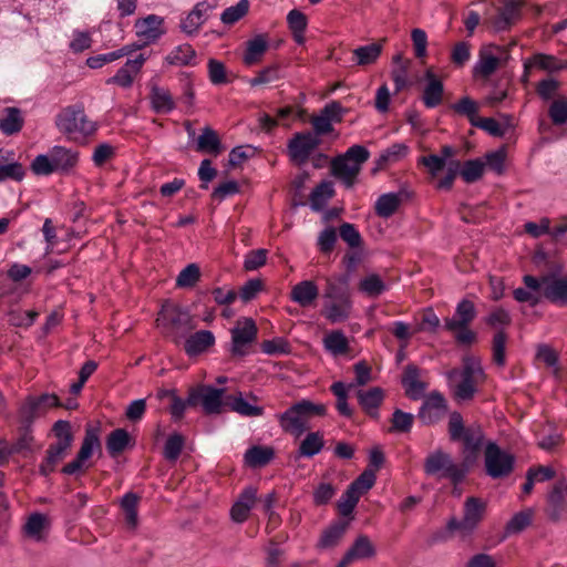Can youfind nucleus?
Instances as JSON below:
<instances>
[{
	"label": "nucleus",
	"instance_id": "f257e3e1",
	"mask_svg": "<svg viewBox=\"0 0 567 567\" xmlns=\"http://www.w3.org/2000/svg\"><path fill=\"white\" fill-rule=\"evenodd\" d=\"M449 434L452 441H462L463 465L470 468L487 443L483 427L476 423L465 426L461 413L454 411L449 419Z\"/></svg>",
	"mask_w": 567,
	"mask_h": 567
},
{
	"label": "nucleus",
	"instance_id": "f03ea898",
	"mask_svg": "<svg viewBox=\"0 0 567 567\" xmlns=\"http://www.w3.org/2000/svg\"><path fill=\"white\" fill-rule=\"evenodd\" d=\"M79 155L75 150L54 145L47 154L37 155L30 168L37 176H49L54 173L68 175L76 167Z\"/></svg>",
	"mask_w": 567,
	"mask_h": 567
},
{
	"label": "nucleus",
	"instance_id": "7ed1b4c3",
	"mask_svg": "<svg viewBox=\"0 0 567 567\" xmlns=\"http://www.w3.org/2000/svg\"><path fill=\"white\" fill-rule=\"evenodd\" d=\"M162 333L176 344L195 328L194 318L188 308L174 302H166L156 319Z\"/></svg>",
	"mask_w": 567,
	"mask_h": 567
},
{
	"label": "nucleus",
	"instance_id": "20e7f679",
	"mask_svg": "<svg viewBox=\"0 0 567 567\" xmlns=\"http://www.w3.org/2000/svg\"><path fill=\"white\" fill-rule=\"evenodd\" d=\"M55 126L71 141L84 140L97 130L96 123L89 120L80 103L63 107L55 116Z\"/></svg>",
	"mask_w": 567,
	"mask_h": 567
},
{
	"label": "nucleus",
	"instance_id": "39448f33",
	"mask_svg": "<svg viewBox=\"0 0 567 567\" xmlns=\"http://www.w3.org/2000/svg\"><path fill=\"white\" fill-rule=\"evenodd\" d=\"M327 406L322 403H313L309 400H301L292 404L284 413L278 415L281 429L297 436L307 430V421L313 416H324Z\"/></svg>",
	"mask_w": 567,
	"mask_h": 567
},
{
	"label": "nucleus",
	"instance_id": "423d86ee",
	"mask_svg": "<svg viewBox=\"0 0 567 567\" xmlns=\"http://www.w3.org/2000/svg\"><path fill=\"white\" fill-rule=\"evenodd\" d=\"M340 518L331 523L321 534L317 547L328 549L337 546L344 536L349 525V515L354 511V481L348 486L342 496V501L338 503Z\"/></svg>",
	"mask_w": 567,
	"mask_h": 567
},
{
	"label": "nucleus",
	"instance_id": "0eeeda50",
	"mask_svg": "<svg viewBox=\"0 0 567 567\" xmlns=\"http://www.w3.org/2000/svg\"><path fill=\"white\" fill-rule=\"evenodd\" d=\"M467 471L468 467L454 463L451 455L442 450L430 453L424 461L427 475L449 478L454 484L462 482Z\"/></svg>",
	"mask_w": 567,
	"mask_h": 567
},
{
	"label": "nucleus",
	"instance_id": "6e6552de",
	"mask_svg": "<svg viewBox=\"0 0 567 567\" xmlns=\"http://www.w3.org/2000/svg\"><path fill=\"white\" fill-rule=\"evenodd\" d=\"M485 508L486 504L482 499L467 497L464 503L463 518L452 517L446 524V529L450 533H457L462 538L468 537L483 519Z\"/></svg>",
	"mask_w": 567,
	"mask_h": 567
},
{
	"label": "nucleus",
	"instance_id": "1a4fd4ad",
	"mask_svg": "<svg viewBox=\"0 0 567 567\" xmlns=\"http://www.w3.org/2000/svg\"><path fill=\"white\" fill-rule=\"evenodd\" d=\"M525 287L538 291L543 288L542 296L553 303L567 305V275L563 278H555L549 275L536 278L532 275L523 277Z\"/></svg>",
	"mask_w": 567,
	"mask_h": 567
},
{
	"label": "nucleus",
	"instance_id": "9d476101",
	"mask_svg": "<svg viewBox=\"0 0 567 567\" xmlns=\"http://www.w3.org/2000/svg\"><path fill=\"white\" fill-rule=\"evenodd\" d=\"M226 390L215 388L210 384H203L190 389L187 395L189 406L202 405L205 414H220L225 405Z\"/></svg>",
	"mask_w": 567,
	"mask_h": 567
},
{
	"label": "nucleus",
	"instance_id": "9b49d317",
	"mask_svg": "<svg viewBox=\"0 0 567 567\" xmlns=\"http://www.w3.org/2000/svg\"><path fill=\"white\" fill-rule=\"evenodd\" d=\"M485 471L492 478L508 476L515 465V456L503 451L495 442L488 441L484 450Z\"/></svg>",
	"mask_w": 567,
	"mask_h": 567
},
{
	"label": "nucleus",
	"instance_id": "f8f14e48",
	"mask_svg": "<svg viewBox=\"0 0 567 567\" xmlns=\"http://www.w3.org/2000/svg\"><path fill=\"white\" fill-rule=\"evenodd\" d=\"M343 264V274L328 278L323 297L328 300H340L351 302L350 280L354 272V251H347Z\"/></svg>",
	"mask_w": 567,
	"mask_h": 567
},
{
	"label": "nucleus",
	"instance_id": "ddd939ff",
	"mask_svg": "<svg viewBox=\"0 0 567 567\" xmlns=\"http://www.w3.org/2000/svg\"><path fill=\"white\" fill-rule=\"evenodd\" d=\"M258 328L251 318L238 320L230 330L231 343L229 352L234 358H243L249 354L250 346L256 341Z\"/></svg>",
	"mask_w": 567,
	"mask_h": 567
},
{
	"label": "nucleus",
	"instance_id": "4468645a",
	"mask_svg": "<svg viewBox=\"0 0 567 567\" xmlns=\"http://www.w3.org/2000/svg\"><path fill=\"white\" fill-rule=\"evenodd\" d=\"M95 450L101 451L99 430L94 427H87L85 430L84 439L75 458L65 464L61 468V473L64 475H75L80 473L84 466L85 461H87L93 455Z\"/></svg>",
	"mask_w": 567,
	"mask_h": 567
},
{
	"label": "nucleus",
	"instance_id": "2eb2a0df",
	"mask_svg": "<svg viewBox=\"0 0 567 567\" xmlns=\"http://www.w3.org/2000/svg\"><path fill=\"white\" fill-rule=\"evenodd\" d=\"M320 142V137L310 131L296 133L287 145L290 161L298 165L305 164Z\"/></svg>",
	"mask_w": 567,
	"mask_h": 567
},
{
	"label": "nucleus",
	"instance_id": "dca6fc26",
	"mask_svg": "<svg viewBox=\"0 0 567 567\" xmlns=\"http://www.w3.org/2000/svg\"><path fill=\"white\" fill-rule=\"evenodd\" d=\"M447 412V402L442 393L431 392L421 405L417 417L423 425H433L441 421Z\"/></svg>",
	"mask_w": 567,
	"mask_h": 567
},
{
	"label": "nucleus",
	"instance_id": "f3484780",
	"mask_svg": "<svg viewBox=\"0 0 567 567\" xmlns=\"http://www.w3.org/2000/svg\"><path fill=\"white\" fill-rule=\"evenodd\" d=\"M384 461V453L380 447L375 446L370 451L368 467L357 477V501L374 486L377 472L383 466Z\"/></svg>",
	"mask_w": 567,
	"mask_h": 567
},
{
	"label": "nucleus",
	"instance_id": "a211bd4d",
	"mask_svg": "<svg viewBox=\"0 0 567 567\" xmlns=\"http://www.w3.org/2000/svg\"><path fill=\"white\" fill-rule=\"evenodd\" d=\"M343 109L338 101H331L327 103L323 109L320 110L318 115L312 116L311 124L313 127L312 134L318 137L321 135L329 134L332 132V123L340 122L342 120Z\"/></svg>",
	"mask_w": 567,
	"mask_h": 567
},
{
	"label": "nucleus",
	"instance_id": "6ab92c4d",
	"mask_svg": "<svg viewBox=\"0 0 567 567\" xmlns=\"http://www.w3.org/2000/svg\"><path fill=\"white\" fill-rule=\"evenodd\" d=\"M384 399L385 391L381 386L357 390V402L362 411L373 420H379L380 408Z\"/></svg>",
	"mask_w": 567,
	"mask_h": 567
},
{
	"label": "nucleus",
	"instance_id": "aec40b11",
	"mask_svg": "<svg viewBox=\"0 0 567 567\" xmlns=\"http://www.w3.org/2000/svg\"><path fill=\"white\" fill-rule=\"evenodd\" d=\"M547 516L553 522L560 520L567 514V481H558L547 497Z\"/></svg>",
	"mask_w": 567,
	"mask_h": 567
},
{
	"label": "nucleus",
	"instance_id": "412c9836",
	"mask_svg": "<svg viewBox=\"0 0 567 567\" xmlns=\"http://www.w3.org/2000/svg\"><path fill=\"white\" fill-rule=\"evenodd\" d=\"M216 0H205L196 3L193 10L182 21V31L188 35L196 33L200 25L207 21L210 12L216 8Z\"/></svg>",
	"mask_w": 567,
	"mask_h": 567
},
{
	"label": "nucleus",
	"instance_id": "4be33fe9",
	"mask_svg": "<svg viewBox=\"0 0 567 567\" xmlns=\"http://www.w3.org/2000/svg\"><path fill=\"white\" fill-rule=\"evenodd\" d=\"M164 19L156 14H150L146 18L135 21L136 35L144 41V44L156 42L164 33Z\"/></svg>",
	"mask_w": 567,
	"mask_h": 567
},
{
	"label": "nucleus",
	"instance_id": "5701e85b",
	"mask_svg": "<svg viewBox=\"0 0 567 567\" xmlns=\"http://www.w3.org/2000/svg\"><path fill=\"white\" fill-rule=\"evenodd\" d=\"M146 59L143 53L138 54L135 59H128L125 64L117 70L115 75L106 80V84H116L124 89L131 87L134 75L140 72Z\"/></svg>",
	"mask_w": 567,
	"mask_h": 567
},
{
	"label": "nucleus",
	"instance_id": "b1692460",
	"mask_svg": "<svg viewBox=\"0 0 567 567\" xmlns=\"http://www.w3.org/2000/svg\"><path fill=\"white\" fill-rule=\"evenodd\" d=\"M476 315L474 302L468 299H462L455 308L454 316L445 318L444 327L447 331H456L457 328L468 327L476 318Z\"/></svg>",
	"mask_w": 567,
	"mask_h": 567
},
{
	"label": "nucleus",
	"instance_id": "393cba45",
	"mask_svg": "<svg viewBox=\"0 0 567 567\" xmlns=\"http://www.w3.org/2000/svg\"><path fill=\"white\" fill-rule=\"evenodd\" d=\"M256 499L257 488L252 485L246 486L230 508L231 519L238 524L246 522Z\"/></svg>",
	"mask_w": 567,
	"mask_h": 567
},
{
	"label": "nucleus",
	"instance_id": "a878e982",
	"mask_svg": "<svg viewBox=\"0 0 567 567\" xmlns=\"http://www.w3.org/2000/svg\"><path fill=\"white\" fill-rule=\"evenodd\" d=\"M350 161L354 162V145L348 147L343 155L337 156L331 162L332 175L341 179L348 187L354 184V165H350Z\"/></svg>",
	"mask_w": 567,
	"mask_h": 567
},
{
	"label": "nucleus",
	"instance_id": "bb28decb",
	"mask_svg": "<svg viewBox=\"0 0 567 567\" xmlns=\"http://www.w3.org/2000/svg\"><path fill=\"white\" fill-rule=\"evenodd\" d=\"M424 79L426 84L423 90L422 102L427 109H434L443 101L444 85L431 69L426 70Z\"/></svg>",
	"mask_w": 567,
	"mask_h": 567
},
{
	"label": "nucleus",
	"instance_id": "cd10ccee",
	"mask_svg": "<svg viewBox=\"0 0 567 567\" xmlns=\"http://www.w3.org/2000/svg\"><path fill=\"white\" fill-rule=\"evenodd\" d=\"M215 344V336L209 330H199L189 334L184 342V351L188 357H197Z\"/></svg>",
	"mask_w": 567,
	"mask_h": 567
},
{
	"label": "nucleus",
	"instance_id": "c85d7f7f",
	"mask_svg": "<svg viewBox=\"0 0 567 567\" xmlns=\"http://www.w3.org/2000/svg\"><path fill=\"white\" fill-rule=\"evenodd\" d=\"M148 99L151 109L155 114H169L176 107L175 100L169 90L156 84L151 86Z\"/></svg>",
	"mask_w": 567,
	"mask_h": 567
},
{
	"label": "nucleus",
	"instance_id": "c756f323",
	"mask_svg": "<svg viewBox=\"0 0 567 567\" xmlns=\"http://www.w3.org/2000/svg\"><path fill=\"white\" fill-rule=\"evenodd\" d=\"M402 385L405 389V394L414 401L424 396L427 386L425 382L420 380V370L413 364L405 367L402 375Z\"/></svg>",
	"mask_w": 567,
	"mask_h": 567
},
{
	"label": "nucleus",
	"instance_id": "7c9ffc66",
	"mask_svg": "<svg viewBox=\"0 0 567 567\" xmlns=\"http://www.w3.org/2000/svg\"><path fill=\"white\" fill-rule=\"evenodd\" d=\"M134 440L130 433L122 427L113 430L106 437L105 446L111 457L122 454L127 447L134 446Z\"/></svg>",
	"mask_w": 567,
	"mask_h": 567
},
{
	"label": "nucleus",
	"instance_id": "2f4dec72",
	"mask_svg": "<svg viewBox=\"0 0 567 567\" xmlns=\"http://www.w3.org/2000/svg\"><path fill=\"white\" fill-rule=\"evenodd\" d=\"M318 296L319 289L312 280L296 284L290 292L291 300L303 308L311 306Z\"/></svg>",
	"mask_w": 567,
	"mask_h": 567
},
{
	"label": "nucleus",
	"instance_id": "473e14b6",
	"mask_svg": "<svg viewBox=\"0 0 567 567\" xmlns=\"http://www.w3.org/2000/svg\"><path fill=\"white\" fill-rule=\"evenodd\" d=\"M268 40L266 34H257L246 42V50L243 56L245 65L251 66L259 63L268 50Z\"/></svg>",
	"mask_w": 567,
	"mask_h": 567
},
{
	"label": "nucleus",
	"instance_id": "72a5a7b5",
	"mask_svg": "<svg viewBox=\"0 0 567 567\" xmlns=\"http://www.w3.org/2000/svg\"><path fill=\"white\" fill-rule=\"evenodd\" d=\"M406 198L405 192L386 193L381 195L375 202V213L382 218L391 217Z\"/></svg>",
	"mask_w": 567,
	"mask_h": 567
},
{
	"label": "nucleus",
	"instance_id": "f704fd0d",
	"mask_svg": "<svg viewBox=\"0 0 567 567\" xmlns=\"http://www.w3.org/2000/svg\"><path fill=\"white\" fill-rule=\"evenodd\" d=\"M455 154L456 151L454 147L444 145L441 148V155L430 154L427 156H422L419 159V163L424 165L432 176H436L437 173L445 167L446 161L452 158Z\"/></svg>",
	"mask_w": 567,
	"mask_h": 567
},
{
	"label": "nucleus",
	"instance_id": "c9c22d12",
	"mask_svg": "<svg viewBox=\"0 0 567 567\" xmlns=\"http://www.w3.org/2000/svg\"><path fill=\"white\" fill-rule=\"evenodd\" d=\"M225 405L244 416H260L264 414V408L250 404L244 399L241 392L227 394L225 396Z\"/></svg>",
	"mask_w": 567,
	"mask_h": 567
},
{
	"label": "nucleus",
	"instance_id": "e433bc0d",
	"mask_svg": "<svg viewBox=\"0 0 567 567\" xmlns=\"http://www.w3.org/2000/svg\"><path fill=\"white\" fill-rule=\"evenodd\" d=\"M353 388L354 383L346 384L342 381H336L330 386V391L336 396V409L341 416L351 417L353 414L348 404L349 391Z\"/></svg>",
	"mask_w": 567,
	"mask_h": 567
},
{
	"label": "nucleus",
	"instance_id": "4c0bfd02",
	"mask_svg": "<svg viewBox=\"0 0 567 567\" xmlns=\"http://www.w3.org/2000/svg\"><path fill=\"white\" fill-rule=\"evenodd\" d=\"M520 11V2L515 0H507L499 9L497 17L494 20V27L497 31L508 29L515 20L518 19Z\"/></svg>",
	"mask_w": 567,
	"mask_h": 567
},
{
	"label": "nucleus",
	"instance_id": "58836bf2",
	"mask_svg": "<svg viewBox=\"0 0 567 567\" xmlns=\"http://www.w3.org/2000/svg\"><path fill=\"white\" fill-rule=\"evenodd\" d=\"M358 290L365 297L375 299L386 290V285L380 275L372 272L360 279Z\"/></svg>",
	"mask_w": 567,
	"mask_h": 567
},
{
	"label": "nucleus",
	"instance_id": "ea45409f",
	"mask_svg": "<svg viewBox=\"0 0 567 567\" xmlns=\"http://www.w3.org/2000/svg\"><path fill=\"white\" fill-rule=\"evenodd\" d=\"M221 150L223 145L217 132L210 126H205L197 140V151L202 153L218 155Z\"/></svg>",
	"mask_w": 567,
	"mask_h": 567
},
{
	"label": "nucleus",
	"instance_id": "a19ab883",
	"mask_svg": "<svg viewBox=\"0 0 567 567\" xmlns=\"http://www.w3.org/2000/svg\"><path fill=\"white\" fill-rule=\"evenodd\" d=\"M23 116L20 109L10 106L4 109V117L0 120V131L10 136L19 133L23 127Z\"/></svg>",
	"mask_w": 567,
	"mask_h": 567
},
{
	"label": "nucleus",
	"instance_id": "79ce46f5",
	"mask_svg": "<svg viewBox=\"0 0 567 567\" xmlns=\"http://www.w3.org/2000/svg\"><path fill=\"white\" fill-rule=\"evenodd\" d=\"M274 456L272 447L254 445L245 452L244 458L248 466L256 468L267 465Z\"/></svg>",
	"mask_w": 567,
	"mask_h": 567
},
{
	"label": "nucleus",
	"instance_id": "37998d69",
	"mask_svg": "<svg viewBox=\"0 0 567 567\" xmlns=\"http://www.w3.org/2000/svg\"><path fill=\"white\" fill-rule=\"evenodd\" d=\"M333 184L330 181L320 182L310 194V208L313 212H321L328 200L333 196Z\"/></svg>",
	"mask_w": 567,
	"mask_h": 567
},
{
	"label": "nucleus",
	"instance_id": "c03bdc74",
	"mask_svg": "<svg viewBox=\"0 0 567 567\" xmlns=\"http://www.w3.org/2000/svg\"><path fill=\"white\" fill-rule=\"evenodd\" d=\"M196 51L188 43L174 48L165 58L169 65L186 66L195 65Z\"/></svg>",
	"mask_w": 567,
	"mask_h": 567
},
{
	"label": "nucleus",
	"instance_id": "a18cd8bd",
	"mask_svg": "<svg viewBox=\"0 0 567 567\" xmlns=\"http://www.w3.org/2000/svg\"><path fill=\"white\" fill-rule=\"evenodd\" d=\"M351 310V302L340 300H329L324 303L322 315L331 323H338L346 320Z\"/></svg>",
	"mask_w": 567,
	"mask_h": 567
},
{
	"label": "nucleus",
	"instance_id": "49530a36",
	"mask_svg": "<svg viewBox=\"0 0 567 567\" xmlns=\"http://www.w3.org/2000/svg\"><path fill=\"white\" fill-rule=\"evenodd\" d=\"M409 147L403 143H396L386 148L377 159L373 173L384 168L390 163L399 162L408 155Z\"/></svg>",
	"mask_w": 567,
	"mask_h": 567
},
{
	"label": "nucleus",
	"instance_id": "de8ad7c7",
	"mask_svg": "<svg viewBox=\"0 0 567 567\" xmlns=\"http://www.w3.org/2000/svg\"><path fill=\"white\" fill-rule=\"evenodd\" d=\"M48 525V518L42 513H32L27 523L24 524V534L35 542H42L44 539L43 530Z\"/></svg>",
	"mask_w": 567,
	"mask_h": 567
},
{
	"label": "nucleus",
	"instance_id": "09e8293b",
	"mask_svg": "<svg viewBox=\"0 0 567 567\" xmlns=\"http://www.w3.org/2000/svg\"><path fill=\"white\" fill-rule=\"evenodd\" d=\"M527 66L539 69L549 73L558 72L564 69V64L554 55L536 53L527 59Z\"/></svg>",
	"mask_w": 567,
	"mask_h": 567
},
{
	"label": "nucleus",
	"instance_id": "8fccbe9b",
	"mask_svg": "<svg viewBox=\"0 0 567 567\" xmlns=\"http://www.w3.org/2000/svg\"><path fill=\"white\" fill-rule=\"evenodd\" d=\"M42 413V410L34 401V396L29 395L19 409V423L24 426L33 425L35 419Z\"/></svg>",
	"mask_w": 567,
	"mask_h": 567
},
{
	"label": "nucleus",
	"instance_id": "3c124183",
	"mask_svg": "<svg viewBox=\"0 0 567 567\" xmlns=\"http://www.w3.org/2000/svg\"><path fill=\"white\" fill-rule=\"evenodd\" d=\"M140 496L133 492H127L121 499V508L125 514V520L128 526L136 527L138 522L137 505Z\"/></svg>",
	"mask_w": 567,
	"mask_h": 567
},
{
	"label": "nucleus",
	"instance_id": "603ef678",
	"mask_svg": "<svg viewBox=\"0 0 567 567\" xmlns=\"http://www.w3.org/2000/svg\"><path fill=\"white\" fill-rule=\"evenodd\" d=\"M323 439L319 432H310L299 445L298 454L303 457H312L323 449Z\"/></svg>",
	"mask_w": 567,
	"mask_h": 567
},
{
	"label": "nucleus",
	"instance_id": "864d4df0",
	"mask_svg": "<svg viewBox=\"0 0 567 567\" xmlns=\"http://www.w3.org/2000/svg\"><path fill=\"white\" fill-rule=\"evenodd\" d=\"M19 436L16 440L14 443H12L11 450L13 454H22L24 452L32 453L33 452V443H34V436H33V430L31 426H19Z\"/></svg>",
	"mask_w": 567,
	"mask_h": 567
},
{
	"label": "nucleus",
	"instance_id": "5fc2aeb1",
	"mask_svg": "<svg viewBox=\"0 0 567 567\" xmlns=\"http://www.w3.org/2000/svg\"><path fill=\"white\" fill-rule=\"evenodd\" d=\"M184 445L185 437L181 433L175 432L171 434L164 444L163 455L165 460L168 462L177 461L184 449Z\"/></svg>",
	"mask_w": 567,
	"mask_h": 567
},
{
	"label": "nucleus",
	"instance_id": "6e6d98bb",
	"mask_svg": "<svg viewBox=\"0 0 567 567\" xmlns=\"http://www.w3.org/2000/svg\"><path fill=\"white\" fill-rule=\"evenodd\" d=\"M382 49L381 42L357 48V65L373 64L379 59Z\"/></svg>",
	"mask_w": 567,
	"mask_h": 567
},
{
	"label": "nucleus",
	"instance_id": "4d7b16f0",
	"mask_svg": "<svg viewBox=\"0 0 567 567\" xmlns=\"http://www.w3.org/2000/svg\"><path fill=\"white\" fill-rule=\"evenodd\" d=\"M451 109L458 115L466 116L472 125H474L478 118V105L468 96H463L456 103L452 104Z\"/></svg>",
	"mask_w": 567,
	"mask_h": 567
},
{
	"label": "nucleus",
	"instance_id": "13d9d810",
	"mask_svg": "<svg viewBox=\"0 0 567 567\" xmlns=\"http://www.w3.org/2000/svg\"><path fill=\"white\" fill-rule=\"evenodd\" d=\"M249 10L248 0H239L235 6L228 7L220 16L224 24H234L247 14Z\"/></svg>",
	"mask_w": 567,
	"mask_h": 567
},
{
	"label": "nucleus",
	"instance_id": "bf43d9fd",
	"mask_svg": "<svg viewBox=\"0 0 567 567\" xmlns=\"http://www.w3.org/2000/svg\"><path fill=\"white\" fill-rule=\"evenodd\" d=\"M484 167L485 163L481 159H468L462 166L461 177L466 183H474L483 176Z\"/></svg>",
	"mask_w": 567,
	"mask_h": 567
},
{
	"label": "nucleus",
	"instance_id": "052dcab7",
	"mask_svg": "<svg viewBox=\"0 0 567 567\" xmlns=\"http://www.w3.org/2000/svg\"><path fill=\"white\" fill-rule=\"evenodd\" d=\"M208 79L214 85H223L229 83L225 64L216 59H209L207 63Z\"/></svg>",
	"mask_w": 567,
	"mask_h": 567
},
{
	"label": "nucleus",
	"instance_id": "680f3d73",
	"mask_svg": "<svg viewBox=\"0 0 567 567\" xmlns=\"http://www.w3.org/2000/svg\"><path fill=\"white\" fill-rule=\"evenodd\" d=\"M507 334L504 330H498L493 337L492 352L493 361L498 367H504L506 362L505 350H506Z\"/></svg>",
	"mask_w": 567,
	"mask_h": 567
},
{
	"label": "nucleus",
	"instance_id": "e2e57ef3",
	"mask_svg": "<svg viewBox=\"0 0 567 567\" xmlns=\"http://www.w3.org/2000/svg\"><path fill=\"white\" fill-rule=\"evenodd\" d=\"M280 66L278 64H271L262 70L258 71L257 75L250 79L248 82L251 86H258L267 83H271L281 79Z\"/></svg>",
	"mask_w": 567,
	"mask_h": 567
},
{
	"label": "nucleus",
	"instance_id": "0e129e2a",
	"mask_svg": "<svg viewBox=\"0 0 567 567\" xmlns=\"http://www.w3.org/2000/svg\"><path fill=\"white\" fill-rule=\"evenodd\" d=\"M324 347L332 354H342L348 349V340L341 331H332L324 338Z\"/></svg>",
	"mask_w": 567,
	"mask_h": 567
},
{
	"label": "nucleus",
	"instance_id": "69168bd1",
	"mask_svg": "<svg viewBox=\"0 0 567 567\" xmlns=\"http://www.w3.org/2000/svg\"><path fill=\"white\" fill-rule=\"evenodd\" d=\"M261 351L268 355L288 354L290 352V344L285 338L278 337L265 340L261 343Z\"/></svg>",
	"mask_w": 567,
	"mask_h": 567
},
{
	"label": "nucleus",
	"instance_id": "338daca9",
	"mask_svg": "<svg viewBox=\"0 0 567 567\" xmlns=\"http://www.w3.org/2000/svg\"><path fill=\"white\" fill-rule=\"evenodd\" d=\"M268 250L265 248H259L255 250H250L246 254L244 260V269L246 271H254L266 265L267 262Z\"/></svg>",
	"mask_w": 567,
	"mask_h": 567
},
{
	"label": "nucleus",
	"instance_id": "774afa93",
	"mask_svg": "<svg viewBox=\"0 0 567 567\" xmlns=\"http://www.w3.org/2000/svg\"><path fill=\"white\" fill-rule=\"evenodd\" d=\"M549 117L555 125H563L567 122V99L555 100L548 110Z\"/></svg>",
	"mask_w": 567,
	"mask_h": 567
}]
</instances>
